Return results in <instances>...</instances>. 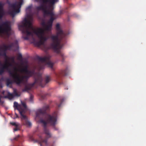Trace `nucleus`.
I'll list each match as a JSON object with an SVG mask.
<instances>
[{
    "mask_svg": "<svg viewBox=\"0 0 146 146\" xmlns=\"http://www.w3.org/2000/svg\"><path fill=\"white\" fill-rule=\"evenodd\" d=\"M39 1L40 5L37 9H53L55 3L58 0H36Z\"/></svg>",
    "mask_w": 146,
    "mask_h": 146,
    "instance_id": "obj_1",
    "label": "nucleus"
},
{
    "mask_svg": "<svg viewBox=\"0 0 146 146\" xmlns=\"http://www.w3.org/2000/svg\"><path fill=\"white\" fill-rule=\"evenodd\" d=\"M7 3L9 4L10 7L12 8V9H20L21 6L23 3V0H21L18 2H16L13 3H11L9 0H7Z\"/></svg>",
    "mask_w": 146,
    "mask_h": 146,
    "instance_id": "obj_2",
    "label": "nucleus"
},
{
    "mask_svg": "<svg viewBox=\"0 0 146 146\" xmlns=\"http://www.w3.org/2000/svg\"><path fill=\"white\" fill-rule=\"evenodd\" d=\"M4 4V3L2 2H0V9H3V8Z\"/></svg>",
    "mask_w": 146,
    "mask_h": 146,
    "instance_id": "obj_3",
    "label": "nucleus"
},
{
    "mask_svg": "<svg viewBox=\"0 0 146 146\" xmlns=\"http://www.w3.org/2000/svg\"><path fill=\"white\" fill-rule=\"evenodd\" d=\"M33 7L32 5H31L27 7L26 9H31Z\"/></svg>",
    "mask_w": 146,
    "mask_h": 146,
    "instance_id": "obj_4",
    "label": "nucleus"
},
{
    "mask_svg": "<svg viewBox=\"0 0 146 146\" xmlns=\"http://www.w3.org/2000/svg\"><path fill=\"white\" fill-rule=\"evenodd\" d=\"M69 8H74V5L72 4H70L69 5Z\"/></svg>",
    "mask_w": 146,
    "mask_h": 146,
    "instance_id": "obj_5",
    "label": "nucleus"
}]
</instances>
